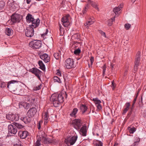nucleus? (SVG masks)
Returning a JSON list of instances; mask_svg holds the SVG:
<instances>
[{
    "instance_id": "nucleus-1",
    "label": "nucleus",
    "mask_w": 146,
    "mask_h": 146,
    "mask_svg": "<svg viewBox=\"0 0 146 146\" xmlns=\"http://www.w3.org/2000/svg\"><path fill=\"white\" fill-rule=\"evenodd\" d=\"M65 66L67 69H70L75 68L76 65L73 59L68 58L65 61Z\"/></svg>"
},
{
    "instance_id": "nucleus-2",
    "label": "nucleus",
    "mask_w": 146,
    "mask_h": 146,
    "mask_svg": "<svg viewBox=\"0 0 146 146\" xmlns=\"http://www.w3.org/2000/svg\"><path fill=\"white\" fill-rule=\"evenodd\" d=\"M70 17L69 14H67L63 17L61 19L62 24L64 27H68L70 25Z\"/></svg>"
},
{
    "instance_id": "nucleus-3",
    "label": "nucleus",
    "mask_w": 146,
    "mask_h": 146,
    "mask_svg": "<svg viewBox=\"0 0 146 146\" xmlns=\"http://www.w3.org/2000/svg\"><path fill=\"white\" fill-rule=\"evenodd\" d=\"M29 71L35 74L39 80H41L40 77L42 72L41 71L36 68H33L29 69Z\"/></svg>"
},
{
    "instance_id": "nucleus-4",
    "label": "nucleus",
    "mask_w": 146,
    "mask_h": 146,
    "mask_svg": "<svg viewBox=\"0 0 146 146\" xmlns=\"http://www.w3.org/2000/svg\"><path fill=\"white\" fill-rule=\"evenodd\" d=\"M29 45L33 49H39L41 47L42 43L39 40H35L30 42Z\"/></svg>"
},
{
    "instance_id": "nucleus-5",
    "label": "nucleus",
    "mask_w": 146,
    "mask_h": 146,
    "mask_svg": "<svg viewBox=\"0 0 146 146\" xmlns=\"http://www.w3.org/2000/svg\"><path fill=\"white\" fill-rule=\"evenodd\" d=\"M25 33L26 36L28 37H31L34 35V28L29 26V27L27 28L25 30Z\"/></svg>"
},
{
    "instance_id": "nucleus-6",
    "label": "nucleus",
    "mask_w": 146,
    "mask_h": 146,
    "mask_svg": "<svg viewBox=\"0 0 146 146\" xmlns=\"http://www.w3.org/2000/svg\"><path fill=\"white\" fill-rule=\"evenodd\" d=\"M7 119L12 121H17L19 119V116L18 114H7L6 115Z\"/></svg>"
},
{
    "instance_id": "nucleus-7",
    "label": "nucleus",
    "mask_w": 146,
    "mask_h": 146,
    "mask_svg": "<svg viewBox=\"0 0 146 146\" xmlns=\"http://www.w3.org/2000/svg\"><path fill=\"white\" fill-rule=\"evenodd\" d=\"M77 138V136H73L70 138L68 137L66 139H65L64 142L67 145L70 144V145H72L75 143Z\"/></svg>"
},
{
    "instance_id": "nucleus-8",
    "label": "nucleus",
    "mask_w": 146,
    "mask_h": 146,
    "mask_svg": "<svg viewBox=\"0 0 146 146\" xmlns=\"http://www.w3.org/2000/svg\"><path fill=\"white\" fill-rule=\"evenodd\" d=\"M72 123L74 127L77 130L80 129L82 124V122L80 119H74L73 120Z\"/></svg>"
},
{
    "instance_id": "nucleus-9",
    "label": "nucleus",
    "mask_w": 146,
    "mask_h": 146,
    "mask_svg": "<svg viewBox=\"0 0 146 146\" xmlns=\"http://www.w3.org/2000/svg\"><path fill=\"white\" fill-rule=\"evenodd\" d=\"M22 18L21 15L19 14L13 15L11 18V21L13 23L19 22Z\"/></svg>"
},
{
    "instance_id": "nucleus-10",
    "label": "nucleus",
    "mask_w": 146,
    "mask_h": 146,
    "mask_svg": "<svg viewBox=\"0 0 146 146\" xmlns=\"http://www.w3.org/2000/svg\"><path fill=\"white\" fill-rule=\"evenodd\" d=\"M8 132L10 133L11 134L15 135L17 132V130L16 127L15 126L12 124H10L8 126Z\"/></svg>"
},
{
    "instance_id": "nucleus-11",
    "label": "nucleus",
    "mask_w": 146,
    "mask_h": 146,
    "mask_svg": "<svg viewBox=\"0 0 146 146\" xmlns=\"http://www.w3.org/2000/svg\"><path fill=\"white\" fill-rule=\"evenodd\" d=\"M65 96L66 98L67 97V95L66 93L62 94L60 93L59 94H56L54 97L56 98V99L58 100L60 103H62L64 101V97Z\"/></svg>"
},
{
    "instance_id": "nucleus-12",
    "label": "nucleus",
    "mask_w": 146,
    "mask_h": 146,
    "mask_svg": "<svg viewBox=\"0 0 146 146\" xmlns=\"http://www.w3.org/2000/svg\"><path fill=\"white\" fill-rule=\"evenodd\" d=\"M92 100L94 102L96 106L97 107V110H100L102 109V107L100 104L102 103L101 101L97 98H93Z\"/></svg>"
},
{
    "instance_id": "nucleus-13",
    "label": "nucleus",
    "mask_w": 146,
    "mask_h": 146,
    "mask_svg": "<svg viewBox=\"0 0 146 146\" xmlns=\"http://www.w3.org/2000/svg\"><path fill=\"white\" fill-rule=\"evenodd\" d=\"M37 111L36 109L35 108H30L27 113L28 116L32 117L36 114Z\"/></svg>"
},
{
    "instance_id": "nucleus-14",
    "label": "nucleus",
    "mask_w": 146,
    "mask_h": 146,
    "mask_svg": "<svg viewBox=\"0 0 146 146\" xmlns=\"http://www.w3.org/2000/svg\"><path fill=\"white\" fill-rule=\"evenodd\" d=\"M55 95L56 94H52L51 96L50 100L53 102L54 106L55 107H57L61 103L58 100L56 99V98L54 97Z\"/></svg>"
},
{
    "instance_id": "nucleus-15",
    "label": "nucleus",
    "mask_w": 146,
    "mask_h": 146,
    "mask_svg": "<svg viewBox=\"0 0 146 146\" xmlns=\"http://www.w3.org/2000/svg\"><path fill=\"white\" fill-rule=\"evenodd\" d=\"M29 135L28 132L26 131H20L19 132V135L21 139H25Z\"/></svg>"
},
{
    "instance_id": "nucleus-16",
    "label": "nucleus",
    "mask_w": 146,
    "mask_h": 146,
    "mask_svg": "<svg viewBox=\"0 0 146 146\" xmlns=\"http://www.w3.org/2000/svg\"><path fill=\"white\" fill-rule=\"evenodd\" d=\"M42 138L43 142L44 144L54 143L55 142L52 139L46 138L44 136H42Z\"/></svg>"
},
{
    "instance_id": "nucleus-17",
    "label": "nucleus",
    "mask_w": 146,
    "mask_h": 146,
    "mask_svg": "<svg viewBox=\"0 0 146 146\" xmlns=\"http://www.w3.org/2000/svg\"><path fill=\"white\" fill-rule=\"evenodd\" d=\"M40 20L38 18L35 20L34 19V20L32 22V24L30 25L29 26L32 27L33 28H35L38 27L40 23Z\"/></svg>"
},
{
    "instance_id": "nucleus-18",
    "label": "nucleus",
    "mask_w": 146,
    "mask_h": 146,
    "mask_svg": "<svg viewBox=\"0 0 146 146\" xmlns=\"http://www.w3.org/2000/svg\"><path fill=\"white\" fill-rule=\"evenodd\" d=\"M40 58L45 63H47L49 61V57L48 54L46 53L40 55Z\"/></svg>"
},
{
    "instance_id": "nucleus-19",
    "label": "nucleus",
    "mask_w": 146,
    "mask_h": 146,
    "mask_svg": "<svg viewBox=\"0 0 146 146\" xmlns=\"http://www.w3.org/2000/svg\"><path fill=\"white\" fill-rule=\"evenodd\" d=\"M88 3L89 5V4H91L93 7L94 8L96 9L98 11L99 10V9L98 7V5L96 3L93 2L91 0H88Z\"/></svg>"
},
{
    "instance_id": "nucleus-20",
    "label": "nucleus",
    "mask_w": 146,
    "mask_h": 146,
    "mask_svg": "<svg viewBox=\"0 0 146 146\" xmlns=\"http://www.w3.org/2000/svg\"><path fill=\"white\" fill-rule=\"evenodd\" d=\"M81 134L84 136H85L87 135V127L86 126H82L80 129Z\"/></svg>"
},
{
    "instance_id": "nucleus-21",
    "label": "nucleus",
    "mask_w": 146,
    "mask_h": 146,
    "mask_svg": "<svg viewBox=\"0 0 146 146\" xmlns=\"http://www.w3.org/2000/svg\"><path fill=\"white\" fill-rule=\"evenodd\" d=\"M26 19L27 22L29 23L32 22L34 19L33 16L30 14H28Z\"/></svg>"
},
{
    "instance_id": "nucleus-22",
    "label": "nucleus",
    "mask_w": 146,
    "mask_h": 146,
    "mask_svg": "<svg viewBox=\"0 0 146 146\" xmlns=\"http://www.w3.org/2000/svg\"><path fill=\"white\" fill-rule=\"evenodd\" d=\"M80 110L83 114L87 110L88 107L85 104H82L81 105Z\"/></svg>"
},
{
    "instance_id": "nucleus-23",
    "label": "nucleus",
    "mask_w": 146,
    "mask_h": 146,
    "mask_svg": "<svg viewBox=\"0 0 146 146\" xmlns=\"http://www.w3.org/2000/svg\"><path fill=\"white\" fill-rule=\"evenodd\" d=\"M130 106V104L129 103L127 102L125 104V108L123 110V111L122 113V114L123 115L125 114L126 113L129 109Z\"/></svg>"
},
{
    "instance_id": "nucleus-24",
    "label": "nucleus",
    "mask_w": 146,
    "mask_h": 146,
    "mask_svg": "<svg viewBox=\"0 0 146 146\" xmlns=\"http://www.w3.org/2000/svg\"><path fill=\"white\" fill-rule=\"evenodd\" d=\"M78 110L77 108H75L73 109L71 113H70V115L71 117H76V114L77 113Z\"/></svg>"
},
{
    "instance_id": "nucleus-25",
    "label": "nucleus",
    "mask_w": 146,
    "mask_h": 146,
    "mask_svg": "<svg viewBox=\"0 0 146 146\" xmlns=\"http://www.w3.org/2000/svg\"><path fill=\"white\" fill-rule=\"evenodd\" d=\"M94 21L90 19V20L86 22L84 24V25L87 29L89 28V26L92 25Z\"/></svg>"
},
{
    "instance_id": "nucleus-26",
    "label": "nucleus",
    "mask_w": 146,
    "mask_h": 146,
    "mask_svg": "<svg viewBox=\"0 0 146 146\" xmlns=\"http://www.w3.org/2000/svg\"><path fill=\"white\" fill-rule=\"evenodd\" d=\"M5 33L7 35L10 36L12 34L13 30L11 28H7L6 29Z\"/></svg>"
},
{
    "instance_id": "nucleus-27",
    "label": "nucleus",
    "mask_w": 146,
    "mask_h": 146,
    "mask_svg": "<svg viewBox=\"0 0 146 146\" xmlns=\"http://www.w3.org/2000/svg\"><path fill=\"white\" fill-rule=\"evenodd\" d=\"M13 124L16 127V128H17L19 129H22L24 127V126L21 124L16 122H13Z\"/></svg>"
},
{
    "instance_id": "nucleus-28",
    "label": "nucleus",
    "mask_w": 146,
    "mask_h": 146,
    "mask_svg": "<svg viewBox=\"0 0 146 146\" xmlns=\"http://www.w3.org/2000/svg\"><path fill=\"white\" fill-rule=\"evenodd\" d=\"M38 64L40 66V68L42 70H44L45 69V65L43 63L41 60H39L38 62Z\"/></svg>"
},
{
    "instance_id": "nucleus-29",
    "label": "nucleus",
    "mask_w": 146,
    "mask_h": 146,
    "mask_svg": "<svg viewBox=\"0 0 146 146\" xmlns=\"http://www.w3.org/2000/svg\"><path fill=\"white\" fill-rule=\"evenodd\" d=\"M32 117H30L29 116L23 118V121L25 123H27L30 122L31 121V118Z\"/></svg>"
},
{
    "instance_id": "nucleus-30",
    "label": "nucleus",
    "mask_w": 146,
    "mask_h": 146,
    "mask_svg": "<svg viewBox=\"0 0 146 146\" xmlns=\"http://www.w3.org/2000/svg\"><path fill=\"white\" fill-rule=\"evenodd\" d=\"M122 8V7H119V6H118V7H115L114 8L113 11L116 15L118 14V12Z\"/></svg>"
},
{
    "instance_id": "nucleus-31",
    "label": "nucleus",
    "mask_w": 146,
    "mask_h": 146,
    "mask_svg": "<svg viewBox=\"0 0 146 146\" xmlns=\"http://www.w3.org/2000/svg\"><path fill=\"white\" fill-rule=\"evenodd\" d=\"M141 59V52L138 51L137 53L135 61L140 62Z\"/></svg>"
},
{
    "instance_id": "nucleus-32",
    "label": "nucleus",
    "mask_w": 146,
    "mask_h": 146,
    "mask_svg": "<svg viewBox=\"0 0 146 146\" xmlns=\"http://www.w3.org/2000/svg\"><path fill=\"white\" fill-rule=\"evenodd\" d=\"M63 76L65 82H68L69 80L68 74L66 73H65L63 74Z\"/></svg>"
},
{
    "instance_id": "nucleus-33",
    "label": "nucleus",
    "mask_w": 146,
    "mask_h": 146,
    "mask_svg": "<svg viewBox=\"0 0 146 146\" xmlns=\"http://www.w3.org/2000/svg\"><path fill=\"white\" fill-rule=\"evenodd\" d=\"M41 140V137L37 139L36 142L34 143L35 146H39L40 145L41 143H40V141Z\"/></svg>"
},
{
    "instance_id": "nucleus-34",
    "label": "nucleus",
    "mask_w": 146,
    "mask_h": 146,
    "mask_svg": "<svg viewBox=\"0 0 146 146\" xmlns=\"http://www.w3.org/2000/svg\"><path fill=\"white\" fill-rule=\"evenodd\" d=\"M140 62L137 61H135V65H134V70L136 71L138 69V67L140 64Z\"/></svg>"
},
{
    "instance_id": "nucleus-35",
    "label": "nucleus",
    "mask_w": 146,
    "mask_h": 146,
    "mask_svg": "<svg viewBox=\"0 0 146 146\" xmlns=\"http://www.w3.org/2000/svg\"><path fill=\"white\" fill-rule=\"evenodd\" d=\"M53 79L55 82H57L59 83H60L62 82L60 79L56 76H54Z\"/></svg>"
},
{
    "instance_id": "nucleus-36",
    "label": "nucleus",
    "mask_w": 146,
    "mask_h": 146,
    "mask_svg": "<svg viewBox=\"0 0 146 146\" xmlns=\"http://www.w3.org/2000/svg\"><path fill=\"white\" fill-rule=\"evenodd\" d=\"M89 8V5L88 4V3L86 5L84 9L82 10V12L83 14H84L86 13L87 11L88 10V8Z\"/></svg>"
},
{
    "instance_id": "nucleus-37",
    "label": "nucleus",
    "mask_w": 146,
    "mask_h": 146,
    "mask_svg": "<svg viewBox=\"0 0 146 146\" xmlns=\"http://www.w3.org/2000/svg\"><path fill=\"white\" fill-rule=\"evenodd\" d=\"M54 56L56 59L58 60L60 58L61 54L59 53H56L54 54Z\"/></svg>"
},
{
    "instance_id": "nucleus-38",
    "label": "nucleus",
    "mask_w": 146,
    "mask_h": 146,
    "mask_svg": "<svg viewBox=\"0 0 146 146\" xmlns=\"http://www.w3.org/2000/svg\"><path fill=\"white\" fill-rule=\"evenodd\" d=\"M5 3L3 1H0V10L2 9L4 7Z\"/></svg>"
},
{
    "instance_id": "nucleus-39",
    "label": "nucleus",
    "mask_w": 146,
    "mask_h": 146,
    "mask_svg": "<svg viewBox=\"0 0 146 146\" xmlns=\"http://www.w3.org/2000/svg\"><path fill=\"white\" fill-rule=\"evenodd\" d=\"M106 64H104L102 67V68L103 69L102 75L103 76H104L105 75V73L106 71Z\"/></svg>"
},
{
    "instance_id": "nucleus-40",
    "label": "nucleus",
    "mask_w": 146,
    "mask_h": 146,
    "mask_svg": "<svg viewBox=\"0 0 146 146\" xmlns=\"http://www.w3.org/2000/svg\"><path fill=\"white\" fill-rule=\"evenodd\" d=\"M81 50L79 48L75 50L74 51V53L76 55H78L80 52Z\"/></svg>"
},
{
    "instance_id": "nucleus-41",
    "label": "nucleus",
    "mask_w": 146,
    "mask_h": 146,
    "mask_svg": "<svg viewBox=\"0 0 146 146\" xmlns=\"http://www.w3.org/2000/svg\"><path fill=\"white\" fill-rule=\"evenodd\" d=\"M44 120H48L49 117L48 113L47 111L44 113Z\"/></svg>"
},
{
    "instance_id": "nucleus-42",
    "label": "nucleus",
    "mask_w": 146,
    "mask_h": 146,
    "mask_svg": "<svg viewBox=\"0 0 146 146\" xmlns=\"http://www.w3.org/2000/svg\"><path fill=\"white\" fill-rule=\"evenodd\" d=\"M6 83L4 82H1L0 83V86L2 88H4L6 87Z\"/></svg>"
},
{
    "instance_id": "nucleus-43",
    "label": "nucleus",
    "mask_w": 146,
    "mask_h": 146,
    "mask_svg": "<svg viewBox=\"0 0 146 146\" xmlns=\"http://www.w3.org/2000/svg\"><path fill=\"white\" fill-rule=\"evenodd\" d=\"M136 131V128L134 127L131 128L129 130L130 133H133Z\"/></svg>"
},
{
    "instance_id": "nucleus-44",
    "label": "nucleus",
    "mask_w": 146,
    "mask_h": 146,
    "mask_svg": "<svg viewBox=\"0 0 146 146\" xmlns=\"http://www.w3.org/2000/svg\"><path fill=\"white\" fill-rule=\"evenodd\" d=\"M131 25L129 23L125 24V27L126 30H128L131 27Z\"/></svg>"
},
{
    "instance_id": "nucleus-45",
    "label": "nucleus",
    "mask_w": 146,
    "mask_h": 146,
    "mask_svg": "<svg viewBox=\"0 0 146 146\" xmlns=\"http://www.w3.org/2000/svg\"><path fill=\"white\" fill-rule=\"evenodd\" d=\"M133 111V108H131V110L128 113V114H127L126 117L127 118H129L130 116H131V115L132 114V111Z\"/></svg>"
},
{
    "instance_id": "nucleus-46",
    "label": "nucleus",
    "mask_w": 146,
    "mask_h": 146,
    "mask_svg": "<svg viewBox=\"0 0 146 146\" xmlns=\"http://www.w3.org/2000/svg\"><path fill=\"white\" fill-rule=\"evenodd\" d=\"M99 33L101 35L103 36L105 38H106V33L105 32H104L101 30H98Z\"/></svg>"
},
{
    "instance_id": "nucleus-47",
    "label": "nucleus",
    "mask_w": 146,
    "mask_h": 146,
    "mask_svg": "<svg viewBox=\"0 0 146 146\" xmlns=\"http://www.w3.org/2000/svg\"><path fill=\"white\" fill-rule=\"evenodd\" d=\"M59 30L60 31V32L61 34H62V33H64V29L62 27V26L60 24H59Z\"/></svg>"
},
{
    "instance_id": "nucleus-48",
    "label": "nucleus",
    "mask_w": 146,
    "mask_h": 146,
    "mask_svg": "<svg viewBox=\"0 0 146 146\" xmlns=\"http://www.w3.org/2000/svg\"><path fill=\"white\" fill-rule=\"evenodd\" d=\"M95 146H103V143L100 141H99L96 144Z\"/></svg>"
},
{
    "instance_id": "nucleus-49",
    "label": "nucleus",
    "mask_w": 146,
    "mask_h": 146,
    "mask_svg": "<svg viewBox=\"0 0 146 146\" xmlns=\"http://www.w3.org/2000/svg\"><path fill=\"white\" fill-rule=\"evenodd\" d=\"M56 73L57 75L61 76V71L59 69L56 70Z\"/></svg>"
},
{
    "instance_id": "nucleus-50",
    "label": "nucleus",
    "mask_w": 146,
    "mask_h": 146,
    "mask_svg": "<svg viewBox=\"0 0 146 146\" xmlns=\"http://www.w3.org/2000/svg\"><path fill=\"white\" fill-rule=\"evenodd\" d=\"M116 86V84L114 83V81H113L112 82V84L111 85V87H112L113 90L114 89Z\"/></svg>"
},
{
    "instance_id": "nucleus-51",
    "label": "nucleus",
    "mask_w": 146,
    "mask_h": 146,
    "mask_svg": "<svg viewBox=\"0 0 146 146\" xmlns=\"http://www.w3.org/2000/svg\"><path fill=\"white\" fill-rule=\"evenodd\" d=\"M108 25L109 26H111L112 24V21H111V19H109L108 21Z\"/></svg>"
},
{
    "instance_id": "nucleus-52",
    "label": "nucleus",
    "mask_w": 146,
    "mask_h": 146,
    "mask_svg": "<svg viewBox=\"0 0 146 146\" xmlns=\"http://www.w3.org/2000/svg\"><path fill=\"white\" fill-rule=\"evenodd\" d=\"M30 107V104L26 103V106H25V109H28Z\"/></svg>"
},
{
    "instance_id": "nucleus-53",
    "label": "nucleus",
    "mask_w": 146,
    "mask_h": 146,
    "mask_svg": "<svg viewBox=\"0 0 146 146\" xmlns=\"http://www.w3.org/2000/svg\"><path fill=\"white\" fill-rule=\"evenodd\" d=\"M25 106L26 103H22L19 104V106L20 108L22 106H23L25 108Z\"/></svg>"
},
{
    "instance_id": "nucleus-54",
    "label": "nucleus",
    "mask_w": 146,
    "mask_h": 146,
    "mask_svg": "<svg viewBox=\"0 0 146 146\" xmlns=\"http://www.w3.org/2000/svg\"><path fill=\"white\" fill-rule=\"evenodd\" d=\"M90 61L91 62V64H92L94 61V58L92 56L90 58Z\"/></svg>"
},
{
    "instance_id": "nucleus-55",
    "label": "nucleus",
    "mask_w": 146,
    "mask_h": 146,
    "mask_svg": "<svg viewBox=\"0 0 146 146\" xmlns=\"http://www.w3.org/2000/svg\"><path fill=\"white\" fill-rule=\"evenodd\" d=\"M13 81H11L7 83V87L8 88H9V86L10 84H11V83H13Z\"/></svg>"
},
{
    "instance_id": "nucleus-56",
    "label": "nucleus",
    "mask_w": 146,
    "mask_h": 146,
    "mask_svg": "<svg viewBox=\"0 0 146 146\" xmlns=\"http://www.w3.org/2000/svg\"><path fill=\"white\" fill-rule=\"evenodd\" d=\"M41 88V85H38L36 87V90H38L40 89Z\"/></svg>"
},
{
    "instance_id": "nucleus-57",
    "label": "nucleus",
    "mask_w": 146,
    "mask_h": 146,
    "mask_svg": "<svg viewBox=\"0 0 146 146\" xmlns=\"http://www.w3.org/2000/svg\"><path fill=\"white\" fill-rule=\"evenodd\" d=\"M138 94V93H137V96H136L135 97V98H134L133 101V103H135V102L136 100H137V95Z\"/></svg>"
},
{
    "instance_id": "nucleus-58",
    "label": "nucleus",
    "mask_w": 146,
    "mask_h": 146,
    "mask_svg": "<svg viewBox=\"0 0 146 146\" xmlns=\"http://www.w3.org/2000/svg\"><path fill=\"white\" fill-rule=\"evenodd\" d=\"M35 101V98H32V99H31V102L33 104H34Z\"/></svg>"
},
{
    "instance_id": "nucleus-59",
    "label": "nucleus",
    "mask_w": 146,
    "mask_h": 146,
    "mask_svg": "<svg viewBox=\"0 0 146 146\" xmlns=\"http://www.w3.org/2000/svg\"><path fill=\"white\" fill-rule=\"evenodd\" d=\"M37 126H38V129L40 130V128H41L40 123V122H39L38 123Z\"/></svg>"
},
{
    "instance_id": "nucleus-60",
    "label": "nucleus",
    "mask_w": 146,
    "mask_h": 146,
    "mask_svg": "<svg viewBox=\"0 0 146 146\" xmlns=\"http://www.w3.org/2000/svg\"><path fill=\"white\" fill-rule=\"evenodd\" d=\"M142 100H143V98L142 97H141V100L139 101V104H141L142 103Z\"/></svg>"
},
{
    "instance_id": "nucleus-61",
    "label": "nucleus",
    "mask_w": 146,
    "mask_h": 146,
    "mask_svg": "<svg viewBox=\"0 0 146 146\" xmlns=\"http://www.w3.org/2000/svg\"><path fill=\"white\" fill-rule=\"evenodd\" d=\"M115 16L114 17L111 18L110 19H111V21L113 22V21H114L115 20Z\"/></svg>"
},
{
    "instance_id": "nucleus-62",
    "label": "nucleus",
    "mask_w": 146,
    "mask_h": 146,
    "mask_svg": "<svg viewBox=\"0 0 146 146\" xmlns=\"http://www.w3.org/2000/svg\"><path fill=\"white\" fill-rule=\"evenodd\" d=\"M114 64H111V69L112 70H113V68H114Z\"/></svg>"
},
{
    "instance_id": "nucleus-63",
    "label": "nucleus",
    "mask_w": 146,
    "mask_h": 146,
    "mask_svg": "<svg viewBox=\"0 0 146 146\" xmlns=\"http://www.w3.org/2000/svg\"><path fill=\"white\" fill-rule=\"evenodd\" d=\"M48 32V30L47 29H46L45 33H44V34H43V35H45Z\"/></svg>"
},
{
    "instance_id": "nucleus-64",
    "label": "nucleus",
    "mask_w": 146,
    "mask_h": 146,
    "mask_svg": "<svg viewBox=\"0 0 146 146\" xmlns=\"http://www.w3.org/2000/svg\"><path fill=\"white\" fill-rule=\"evenodd\" d=\"M14 146H23L21 144H15Z\"/></svg>"
}]
</instances>
